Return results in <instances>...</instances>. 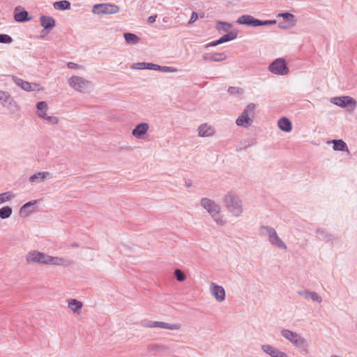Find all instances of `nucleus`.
<instances>
[{
	"label": "nucleus",
	"instance_id": "nucleus-42",
	"mask_svg": "<svg viewBox=\"0 0 357 357\" xmlns=\"http://www.w3.org/2000/svg\"><path fill=\"white\" fill-rule=\"evenodd\" d=\"M45 120L47 121L52 125L57 124L59 122V119L56 116H47Z\"/></svg>",
	"mask_w": 357,
	"mask_h": 357
},
{
	"label": "nucleus",
	"instance_id": "nucleus-22",
	"mask_svg": "<svg viewBox=\"0 0 357 357\" xmlns=\"http://www.w3.org/2000/svg\"><path fill=\"white\" fill-rule=\"evenodd\" d=\"M270 243L280 249L287 250V247L282 240L278 236L277 232L268 240Z\"/></svg>",
	"mask_w": 357,
	"mask_h": 357
},
{
	"label": "nucleus",
	"instance_id": "nucleus-46",
	"mask_svg": "<svg viewBox=\"0 0 357 357\" xmlns=\"http://www.w3.org/2000/svg\"><path fill=\"white\" fill-rule=\"evenodd\" d=\"M276 23L275 20H260V24H258L259 26H264L268 24H275Z\"/></svg>",
	"mask_w": 357,
	"mask_h": 357
},
{
	"label": "nucleus",
	"instance_id": "nucleus-15",
	"mask_svg": "<svg viewBox=\"0 0 357 357\" xmlns=\"http://www.w3.org/2000/svg\"><path fill=\"white\" fill-rule=\"evenodd\" d=\"M238 34L236 32L234 31H230L228 32L227 34L224 35L221 38H220L218 40L215 41H213L207 45V47H215L216 45L222 44L226 42L231 41L234 39H235L237 37Z\"/></svg>",
	"mask_w": 357,
	"mask_h": 357
},
{
	"label": "nucleus",
	"instance_id": "nucleus-2",
	"mask_svg": "<svg viewBox=\"0 0 357 357\" xmlns=\"http://www.w3.org/2000/svg\"><path fill=\"white\" fill-rule=\"evenodd\" d=\"M223 203L227 211L235 217H240L243 212L242 200L234 192H229L223 197Z\"/></svg>",
	"mask_w": 357,
	"mask_h": 357
},
{
	"label": "nucleus",
	"instance_id": "nucleus-30",
	"mask_svg": "<svg viewBox=\"0 0 357 357\" xmlns=\"http://www.w3.org/2000/svg\"><path fill=\"white\" fill-rule=\"evenodd\" d=\"M232 27V24L225 22H218L216 24V29L219 31L229 32V29Z\"/></svg>",
	"mask_w": 357,
	"mask_h": 357
},
{
	"label": "nucleus",
	"instance_id": "nucleus-44",
	"mask_svg": "<svg viewBox=\"0 0 357 357\" xmlns=\"http://www.w3.org/2000/svg\"><path fill=\"white\" fill-rule=\"evenodd\" d=\"M297 293L298 295L303 296L305 299H307L310 298V294H311V291L302 290V291H298Z\"/></svg>",
	"mask_w": 357,
	"mask_h": 357
},
{
	"label": "nucleus",
	"instance_id": "nucleus-28",
	"mask_svg": "<svg viewBox=\"0 0 357 357\" xmlns=\"http://www.w3.org/2000/svg\"><path fill=\"white\" fill-rule=\"evenodd\" d=\"M82 307V303L76 299H70L68 301V307L71 309L74 312L79 313V310Z\"/></svg>",
	"mask_w": 357,
	"mask_h": 357
},
{
	"label": "nucleus",
	"instance_id": "nucleus-20",
	"mask_svg": "<svg viewBox=\"0 0 357 357\" xmlns=\"http://www.w3.org/2000/svg\"><path fill=\"white\" fill-rule=\"evenodd\" d=\"M40 20L41 26L47 32L50 31L55 26V20L52 17L42 15Z\"/></svg>",
	"mask_w": 357,
	"mask_h": 357
},
{
	"label": "nucleus",
	"instance_id": "nucleus-33",
	"mask_svg": "<svg viewBox=\"0 0 357 357\" xmlns=\"http://www.w3.org/2000/svg\"><path fill=\"white\" fill-rule=\"evenodd\" d=\"M14 197V195L10 191L0 193V204L10 201Z\"/></svg>",
	"mask_w": 357,
	"mask_h": 357
},
{
	"label": "nucleus",
	"instance_id": "nucleus-3",
	"mask_svg": "<svg viewBox=\"0 0 357 357\" xmlns=\"http://www.w3.org/2000/svg\"><path fill=\"white\" fill-rule=\"evenodd\" d=\"M200 204L211 215L217 225L224 226L226 224L225 220L220 215V206L213 200L208 198H202Z\"/></svg>",
	"mask_w": 357,
	"mask_h": 357
},
{
	"label": "nucleus",
	"instance_id": "nucleus-9",
	"mask_svg": "<svg viewBox=\"0 0 357 357\" xmlns=\"http://www.w3.org/2000/svg\"><path fill=\"white\" fill-rule=\"evenodd\" d=\"M268 70L273 74L285 75L289 72L284 59L279 58L275 59L268 66Z\"/></svg>",
	"mask_w": 357,
	"mask_h": 357
},
{
	"label": "nucleus",
	"instance_id": "nucleus-12",
	"mask_svg": "<svg viewBox=\"0 0 357 357\" xmlns=\"http://www.w3.org/2000/svg\"><path fill=\"white\" fill-rule=\"evenodd\" d=\"M211 294L215 297L218 302H222L225 299V289L220 285H218L213 282L210 286Z\"/></svg>",
	"mask_w": 357,
	"mask_h": 357
},
{
	"label": "nucleus",
	"instance_id": "nucleus-1",
	"mask_svg": "<svg viewBox=\"0 0 357 357\" xmlns=\"http://www.w3.org/2000/svg\"><path fill=\"white\" fill-rule=\"evenodd\" d=\"M27 263H38L41 264L62 265L65 259L57 257H52L37 250L29 252L26 256Z\"/></svg>",
	"mask_w": 357,
	"mask_h": 357
},
{
	"label": "nucleus",
	"instance_id": "nucleus-29",
	"mask_svg": "<svg viewBox=\"0 0 357 357\" xmlns=\"http://www.w3.org/2000/svg\"><path fill=\"white\" fill-rule=\"evenodd\" d=\"M15 20L19 22H25L30 20L29 13L26 10H22L20 13H15Z\"/></svg>",
	"mask_w": 357,
	"mask_h": 357
},
{
	"label": "nucleus",
	"instance_id": "nucleus-21",
	"mask_svg": "<svg viewBox=\"0 0 357 357\" xmlns=\"http://www.w3.org/2000/svg\"><path fill=\"white\" fill-rule=\"evenodd\" d=\"M317 237L326 242L333 241L335 237L331 234H329L326 230L322 229H318L316 231Z\"/></svg>",
	"mask_w": 357,
	"mask_h": 357
},
{
	"label": "nucleus",
	"instance_id": "nucleus-50",
	"mask_svg": "<svg viewBox=\"0 0 357 357\" xmlns=\"http://www.w3.org/2000/svg\"><path fill=\"white\" fill-rule=\"evenodd\" d=\"M202 58L205 61H212V53H206L202 55Z\"/></svg>",
	"mask_w": 357,
	"mask_h": 357
},
{
	"label": "nucleus",
	"instance_id": "nucleus-41",
	"mask_svg": "<svg viewBox=\"0 0 357 357\" xmlns=\"http://www.w3.org/2000/svg\"><path fill=\"white\" fill-rule=\"evenodd\" d=\"M36 107L38 111L45 110V112H46L47 109V104L45 101H40L37 102Z\"/></svg>",
	"mask_w": 357,
	"mask_h": 357
},
{
	"label": "nucleus",
	"instance_id": "nucleus-54",
	"mask_svg": "<svg viewBox=\"0 0 357 357\" xmlns=\"http://www.w3.org/2000/svg\"><path fill=\"white\" fill-rule=\"evenodd\" d=\"M191 185H192V182H191L190 181H186V182H185V186H186L187 188H189V187H190Z\"/></svg>",
	"mask_w": 357,
	"mask_h": 357
},
{
	"label": "nucleus",
	"instance_id": "nucleus-10",
	"mask_svg": "<svg viewBox=\"0 0 357 357\" xmlns=\"http://www.w3.org/2000/svg\"><path fill=\"white\" fill-rule=\"evenodd\" d=\"M331 102L340 107H348L351 111L355 109L357 104L356 100L350 96L335 97L332 98Z\"/></svg>",
	"mask_w": 357,
	"mask_h": 357
},
{
	"label": "nucleus",
	"instance_id": "nucleus-17",
	"mask_svg": "<svg viewBox=\"0 0 357 357\" xmlns=\"http://www.w3.org/2000/svg\"><path fill=\"white\" fill-rule=\"evenodd\" d=\"M215 132L214 127L202 123L198 127V135L202 137H208L213 136Z\"/></svg>",
	"mask_w": 357,
	"mask_h": 357
},
{
	"label": "nucleus",
	"instance_id": "nucleus-55",
	"mask_svg": "<svg viewBox=\"0 0 357 357\" xmlns=\"http://www.w3.org/2000/svg\"><path fill=\"white\" fill-rule=\"evenodd\" d=\"M72 247L77 248V247H78V244L77 243H73L72 244Z\"/></svg>",
	"mask_w": 357,
	"mask_h": 357
},
{
	"label": "nucleus",
	"instance_id": "nucleus-56",
	"mask_svg": "<svg viewBox=\"0 0 357 357\" xmlns=\"http://www.w3.org/2000/svg\"><path fill=\"white\" fill-rule=\"evenodd\" d=\"M282 357H289L287 354H285Z\"/></svg>",
	"mask_w": 357,
	"mask_h": 357
},
{
	"label": "nucleus",
	"instance_id": "nucleus-7",
	"mask_svg": "<svg viewBox=\"0 0 357 357\" xmlns=\"http://www.w3.org/2000/svg\"><path fill=\"white\" fill-rule=\"evenodd\" d=\"M68 84L81 93H84L91 86V82L79 76H72L68 80Z\"/></svg>",
	"mask_w": 357,
	"mask_h": 357
},
{
	"label": "nucleus",
	"instance_id": "nucleus-8",
	"mask_svg": "<svg viewBox=\"0 0 357 357\" xmlns=\"http://www.w3.org/2000/svg\"><path fill=\"white\" fill-rule=\"evenodd\" d=\"M140 325L144 328H160L168 330H179L181 325L178 323L169 324L163 321H155L144 319L140 321Z\"/></svg>",
	"mask_w": 357,
	"mask_h": 357
},
{
	"label": "nucleus",
	"instance_id": "nucleus-48",
	"mask_svg": "<svg viewBox=\"0 0 357 357\" xmlns=\"http://www.w3.org/2000/svg\"><path fill=\"white\" fill-rule=\"evenodd\" d=\"M198 18V15L196 12H192V15H191V17L189 20V24H192L194 23Z\"/></svg>",
	"mask_w": 357,
	"mask_h": 357
},
{
	"label": "nucleus",
	"instance_id": "nucleus-40",
	"mask_svg": "<svg viewBox=\"0 0 357 357\" xmlns=\"http://www.w3.org/2000/svg\"><path fill=\"white\" fill-rule=\"evenodd\" d=\"M310 298L319 303L322 301L321 297L314 291H311V294H310Z\"/></svg>",
	"mask_w": 357,
	"mask_h": 357
},
{
	"label": "nucleus",
	"instance_id": "nucleus-43",
	"mask_svg": "<svg viewBox=\"0 0 357 357\" xmlns=\"http://www.w3.org/2000/svg\"><path fill=\"white\" fill-rule=\"evenodd\" d=\"M257 144V141L255 139H250L246 143V142H244V146L241 149H238L237 151L241 150V149H245L250 146H254Z\"/></svg>",
	"mask_w": 357,
	"mask_h": 357
},
{
	"label": "nucleus",
	"instance_id": "nucleus-31",
	"mask_svg": "<svg viewBox=\"0 0 357 357\" xmlns=\"http://www.w3.org/2000/svg\"><path fill=\"white\" fill-rule=\"evenodd\" d=\"M13 209L10 206H6L0 208V218L7 219L12 215Z\"/></svg>",
	"mask_w": 357,
	"mask_h": 357
},
{
	"label": "nucleus",
	"instance_id": "nucleus-27",
	"mask_svg": "<svg viewBox=\"0 0 357 357\" xmlns=\"http://www.w3.org/2000/svg\"><path fill=\"white\" fill-rule=\"evenodd\" d=\"M123 37L126 43L130 45L137 44L139 41V37L135 33H125Z\"/></svg>",
	"mask_w": 357,
	"mask_h": 357
},
{
	"label": "nucleus",
	"instance_id": "nucleus-5",
	"mask_svg": "<svg viewBox=\"0 0 357 357\" xmlns=\"http://www.w3.org/2000/svg\"><path fill=\"white\" fill-rule=\"evenodd\" d=\"M280 334L284 338L289 341L296 347L303 348L306 344L305 339L296 332L289 329L282 328L280 330Z\"/></svg>",
	"mask_w": 357,
	"mask_h": 357
},
{
	"label": "nucleus",
	"instance_id": "nucleus-16",
	"mask_svg": "<svg viewBox=\"0 0 357 357\" xmlns=\"http://www.w3.org/2000/svg\"><path fill=\"white\" fill-rule=\"evenodd\" d=\"M51 174L48 172H40L31 175L29 178V181L32 183H40L46 179L52 178Z\"/></svg>",
	"mask_w": 357,
	"mask_h": 357
},
{
	"label": "nucleus",
	"instance_id": "nucleus-51",
	"mask_svg": "<svg viewBox=\"0 0 357 357\" xmlns=\"http://www.w3.org/2000/svg\"><path fill=\"white\" fill-rule=\"evenodd\" d=\"M67 66L70 69L79 68V66L78 64L73 62H68L67 63Z\"/></svg>",
	"mask_w": 357,
	"mask_h": 357
},
{
	"label": "nucleus",
	"instance_id": "nucleus-11",
	"mask_svg": "<svg viewBox=\"0 0 357 357\" xmlns=\"http://www.w3.org/2000/svg\"><path fill=\"white\" fill-rule=\"evenodd\" d=\"M278 17L283 18V20L278 24V26L282 29H289L296 25V17L290 13H280Z\"/></svg>",
	"mask_w": 357,
	"mask_h": 357
},
{
	"label": "nucleus",
	"instance_id": "nucleus-4",
	"mask_svg": "<svg viewBox=\"0 0 357 357\" xmlns=\"http://www.w3.org/2000/svg\"><path fill=\"white\" fill-rule=\"evenodd\" d=\"M255 105L250 103L245 108L241 114L237 118L236 123L238 126L248 128L252 123V118L254 116Z\"/></svg>",
	"mask_w": 357,
	"mask_h": 357
},
{
	"label": "nucleus",
	"instance_id": "nucleus-53",
	"mask_svg": "<svg viewBox=\"0 0 357 357\" xmlns=\"http://www.w3.org/2000/svg\"><path fill=\"white\" fill-rule=\"evenodd\" d=\"M155 20H156V16L155 15V16L154 15H151V16L149 17V18H148V22L149 23H151V24L155 22Z\"/></svg>",
	"mask_w": 357,
	"mask_h": 357
},
{
	"label": "nucleus",
	"instance_id": "nucleus-32",
	"mask_svg": "<svg viewBox=\"0 0 357 357\" xmlns=\"http://www.w3.org/2000/svg\"><path fill=\"white\" fill-rule=\"evenodd\" d=\"M54 7L58 10H66L70 8V3L66 0L59 1L54 3Z\"/></svg>",
	"mask_w": 357,
	"mask_h": 357
},
{
	"label": "nucleus",
	"instance_id": "nucleus-24",
	"mask_svg": "<svg viewBox=\"0 0 357 357\" xmlns=\"http://www.w3.org/2000/svg\"><path fill=\"white\" fill-rule=\"evenodd\" d=\"M259 232L262 236H267L269 240L276 233V231L271 227L262 225L259 227Z\"/></svg>",
	"mask_w": 357,
	"mask_h": 357
},
{
	"label": "nucleus",
	"instance_id": "nucleus-14",
	"mask_svg": "<svg viewBox=\"0 0 357 357\" xmlns=\"http://www.w3.org/2000/svg\"><path fill=\"white\" fill-rule=\"evenodd\" d=\"M261 349L265 354L271 357H282L286 354L285 352L281 351L276 347L268 344H262L261 346Z\"/></svg>",
	"mask_w": 357,
	"mask_h": 357
},
{
	"label": "nucleus",
	"instance_id": "nucleus-25",
	"mask_svg": "<svg viewBox=\"0 0 357 357\" xmlns=\"http://www.w3.org/2000/svg\"><path fill=\"white\" fill-rule=\"evenodd\" d=\"M15 82L17 86H20L24 91H32L34 90L31 84L29 82L24 81L20 78L15 79Z\"/></svg>",
	"mask_w": 357,
	"mask_h": 357
},
{
	"label": "nucleus",
	"instance_id": "nucleus-45",
	"mask_svg": "<svg viewBox=\"0 0 357 357\" xmlns=\"http://www.w3.org/2000/svg\"><path fill=\"white\" fill-rule=\"evenodd\" d=\"M9 98H10V95L8 94V93L3 91H0V99L1 100H3L6 101L8 100Z\"/></svg>",
	"mask_w": 357,
	"mask_h": 357
},
{
	"label": "nucleus",
	"instance_id": "nucleus-13",
	"mask_svg": "<svg viewBox=\"0 0 357 357\" xmlns=\"http://www.w3.org/2000/svg\"><path fill=\"white\" fill-rule=\"evenodd\" d=\"M239 24H244L250 26H258V24H260V20L253 17L249 15H243L239 17L236 21Z\"/></svg>",
	"mask_w": 357,
	"mask_h": 357
},
{
	"label": "nucleus",
	"instance_id": "nucleus-18",
	"mask_svg": "<svg viewBox=\"0 0 357 357\" xmlns=\"http://www.w3.org/2000/svg\"><path fill=\"white\" fill-rule=\"evenodd\" d=\"M37 202V200L30 201L22 206L20 209V215L22 218L30 215L34 211V205Z\"/></svg>",
	"mask_w": 357,
	"mask_h": 357
},
{
	"label": "nucleus",
	"instance_id": "nucleus-23",
	"mask_svg": "<svg viewBox=\"0 0 357 357\" xmlns=\"http://www.w3.org/2000/svg\"><path fill=\"white\" fill-rule=\"evenodd\" d=\"M278 127L284 132H290L292 129L291 121L286 117L281 118L278 122Z\"/></svg>",
	"mask_w": 357,
	"mask_h": 357
},
{
	"label": "nucleus",
	"instance_id": "nucleus-39",
	"mask_svg": "<svg viewBox=\"0 0 357 357\" xmlns=\"http://www.w3.org/2000/svg\"><path fill=\"white\" fill-rule=\"evenodd\" d=\"M147 63L146 62L135 63L132 66V68L137 70L147 69Z\"/></svg>",
	"mask_w": 357,
	"mask_h": 357
},
{
	"label": "nucleus",
	"instance_id": "nucleus-38",
	"mask_svg": "<svg viewBox=\"0 0 357 357\" xmlns=\"http://www.w3.org/2000/svg\"><path fill=\"white\" fill-rule=\"evenodd\" d=\"M158 71L163 72V73H176V72H177V69L176 68L171 67V66H160Z\"/></svg>",
	"mask_w": 357,
	"mask_h": 357
},
{
	"label": "nucleus",
	"instance_id": "nucleus-47",
	"mask_svg": "<svg viewBox=\"0 0 357 357\" xmlns=\"http://www.w3.org/2000/svg\"><path fill=\"white\" fill-rule=\"evenodd\" d=\"M159 68H160L159 65L154 64L152 63H147V69H149V70H158Z\"/></svg>",
	"mask_w": 357,
	"mask_h": 357
},
{
	"label": "nucleus",
	"instance_id": "nucleus-49",
	"mask_svg": "<svg viewBox=\"0 0 357 357\" xmlns=\"http://www.w3.org/2000/svg\"><path fill=\"white\" fill-rule=\"evenodd\" d=\"M239 90H240L239 88H236V87H234V86H230L228 89V92L229 93H231V94H235V93H238Z\"/></svg>",
	"mask_w": 357,
	"mask_h": 357
},
{
	"label": "nucleus",
	"instance_id": "nucleus-26",
	"mask_svg": "<svg viewBox=\"0 0 357 357\" xmlns=\"http://www.w3.org/2000/svg\"><path fill=\"white\" fill-rule=\"evenodd\" d=\"M333 149L335 151H348V147L347 144L342 139H334L333 141Z\"/></svg>",
	"mask_w": 357,
	"mask_h": 357
},
{
	"label": "nucleus",
	"instance_id": "nucleus-37",
	"mask_svg": "<svg viewBox=\"0 0 357 357\" xmlns=\"http://www.w3.org/2000/svg\"><path fill=\"white\" fill-rule=\"evenodd\" d=\"M174 275L176 280L179 282H183L185 280L186 277L184 273L180 269H176L174 271Z\"/></svg>",
	"mask_w": 357,
	"mask_h": 357
},
{
	"label": "nucleus",
	"instance_id": "nucleus-35",
	"mask_svg": "<svg viewBox=\"0 0 357 357\" xmlns=\"http://www.w3.org/2000/svg\"><path fill=\"white\" fill-rule=\"evenodd\" d=\"M147 349L149 351H160L165 349V347L161 344H149Z\"/></svg>",
	"mask_w": 357,
	"mask_h": 357
},
{
	"label": "nucleus",
	"instance_id": "nucleus-6",
	"mask_svg": "<svg viewBox=\"0 0 357 357\" xmlns=\"http://www.w3.org/2000/svg\"><path fill=\"white\" fill-rule=\"evenodd\" d=\"M119 11V6L109 3L95 4L92 8V13L98 15H114Z\"/></svg>",
	"mask_w": 357,
	"mask_h": 357
},
{
	"label": "nucleus",
	"instance_id": "nucleus-52",
	"mask_svg": "<svg viewBox=\"0 0 357 357\" xmlns=\"http://www.w3.org/2000/svg\"><path fill=\"white\" fill-rule=\"evenodd\" d=\"M38 116H40V118H42L43 119H45V117L47 116L46 114V112H45V110L38 111Z\"/></svg>",
	"mask_w": 357,
	"mask_h": 357
},
{
	"label": "nucleus",
	"instance_id": "nucleus-19",
	"mask_svg": "<svg viewBox=\"0 0 357 357\" xmlns=\"http://www.w3.org/2000/svg\"><path fill=\"white\" fill-rule=\"evenodd\" d=\"M149 125L146 123H141L132 130V135L137 139H142L149 130Z\"/></svg>",
	"mask_w": 357,
	"mask_h": 357
},
{
	"label": "nucleus",
	"instance_id": "nucleus-36",
	"mask_svg": "<svg viewBox=\"0 0 357 357\" xmlns=\"http://www.w3.org/2000/svg\"><path fill=\"white\" fill-rule=\"evenodd\" d=\"M13 42V38L8 34L0 33V43L9 44Z\"/></svg>",
	"mask_w": 357,
	"mask_h": 357
},
{
	"label": "nucleus",
	"instance_id": "nucleus-34",
	"mask_svg": "<svg viewBox=\"0 0 357 357\" xmlns=\"http://www.w3.org/2000/svg\"><path fill=\"white\" fill-rule=\"evenodd\" d=\"M227 59V55L224 52L212 53V61L220 62Z\"/></svg>",
	"mask_w": 357,
	"mask_h": 357
}]
</instances>
